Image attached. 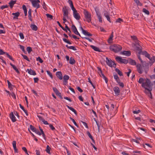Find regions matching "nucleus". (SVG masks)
Listing matches in <instances>:
<instances>
[{
	"instance_id": "1",
	"label": "nucleus",
	"mask_w": 155,
	"mask_h": 155,
	"mask_svg": "<svg viewBox=\"0 0 155 155\" xmlns=\"http://www.w3.org/2000/svg\"><path fill=\"white\" fill-rule=\"evenodd\" d=\"M142 86L144 88L149 92L151 94V91L152 90V87L151 85V82L149 79H147L146 81L143 83L142 84Z\"/></svg>"
},
{
	"instance_id": "2",
	"label": "nucleus",
	"mask_w": 155,
	"mask_h": 155,
	"mask_svg": "<svg viewBox=\"0 0 155 155\" xmlns=\"http://www.w3.org/2000/svg\"><path fill=\"white\" fill-rule=\"evenodd\" d=\"M110 49L115 53H117L122 49V47L117 44H114L110 46L109 47Z\"/></svg>"
},
{
	"instance_id": "3",
	"label": "nucleus",
	"mask_w": 155,
	"mask_h": 155,
	"mask_svg": "<svg viewBox=\"0 0 155 155\" xmlns=\"http://www.w3.org/2000/svg\"><path fill=\"white\" fill-rule=\"evenodd\" d=\"M83 13L84 15L86 21L88 22H90L91 20V15L87 10L84 9Z\"/></svg>"
},
{
	"instance_id": "4",
	"label": "nucleus",
	"mask_w": 155,
	"mask_h": 155,
	"mask_svg": "<svg viewBox=\"0 0 155 155\" xmlns=\"http://www.w3.org/2000/svg\"><path fill=\"white\" fill-rule=\"evenodd\" d=\"M115 59L119 63H123L127 64L128 62V60L123 59L120 56H117L115 58Z\"/></svg>"
},
{
	"instance_id": "5",
	"label": "nucleus",
	"mask_w": 155,
	"mask_h": 155,
	"mask_svg": "<svg viewBox=\"0 0 155 155\" xmlns=\"http://www.w3.org/2000/svg\"><path fill=\"white\" fill-rule=\"evenodd\" d=\"M106 63L108 65L111 67H116V64L114 62L110 60H109L107 57H106Z\"/></svg>"
},
{
	"instance_id": "6",
	"label": "nucleus",
	"mask_w": 155,
	"mask_h": 155,
	"mask_svg": "<svg viewBox=\"0 0 155 155\" xmlns=\"http://www.w3.org/2000/svg\"><path fill=\"white\" fill-rule=\"evenodd\" d=\"M40 2L39 0H33L31 1V4L32 6L38 9L40 7L39 3Z\"/></svg>"
},
{
	"instance_id": "7",
	"label": "nucleus",
	"mask_w": 155,
	"mask_h": 155,
	"mask_svg": "<svg viewBox=\"0 0 155 155\" xmlns=\"http://www.w3.org/2000/svg\"><path fill=\"white\" fill-rule=\"evenodd\" d=\"M138 72L140 74H142L143 71V68L140 64H138L136 65Z\"/></svg>"
},
{
	"instance_id": "8",
	"label": "nucleus",
	"mask_w": 155,
	"mask_h": 155,
	"mask_svg": "<svg viewBox=\"0 0 155 155\" xmlns=\"http://www.w3.org/2000/svg\"><path fill=\"white\" fill-rule=\"evenodd\" d=\"M62 12H63V17H66L67 19L68 18V10L67 8L66 7L64 6V7L62 8Z\"/></svg>"
},
{
	"instance_id": "9",
	"label": "nucleus",
	"mask_w": 155,
	"mask_h": 155,
	"mask_svg": "<svg viewBox=\"0 0 155 155\" xmlns=\"http://www.w3.org/2000/svg\"><path fill=\"white\" fill-rule=\"evenodd\" d=\"M70 77L67 75H65L63 76V84L66 85L68 83V81Z\"/></svg>"
},
{
	"instance_id": "10",
	"label": "nucleus",
	"mask_w": 155,
	"mask_h": 155,
	"mask_svg": "<svg viewBox=\"0 0 155 155\" xmlns=\"http://www.w3.org/2000/svg\"><path fill=\"white\" fill-rule=\"evenodd\" d=\"M113 90L114 92L115 96H118L120 92V88L118 87H115L113 88Z\"/></svg>"
},
{
	"instance_id": "11",
	"label": "nucleus",
	"mask_w": 155,
	"mask_h": 155,
	"mask_svg": "<svg viewBox=\"0 0 155 155\" xmlns=\"http://www.w3.org/2000/svg\"><path fill=\"white\" fill-rule=\"evenodd\" d=\"M71 28L72 29V31H73V32L74 33L77 35H79L80 36H81V35L79 33L78 31L76 28L75 26L74 25H72L71 26Z\"/></svg>"
},
{
	"instance_id": "12",
	"label": "nucleus",
	"mask_w": 155,
	"mask_h": 155,
	"mask_svg": "<svg viewBox=\"0 0 155 155\" xmlns=\"http://www.w3.org/2000/svg\"><path fill=\"white\" fill-rule=\"evenodd\" d=\"M80 28L81 29V30H82V33L84 35H85L86 36H92V34L90 33L89 32L85 30L81 26L80 27Z\"/></svg>"
},
{
	"instance_id": "13",
	"label": "nucleus",
	"mask_w": 155,
	"mask_h": 155,
	"mask_svg": "<svg viewBox=\"0 0 155 155\" xmlns=\"http://www.w3.org/2000/svg\"><path fill=\"white\" fill-rule=\"evenodd\" d=\"M73 15L74 17L77 20H79L81 18L80 16L77 11L73 12Z\"/></svg>"
},
{
	"instance_id": "14",
	"label": "nucleus",
	"mask_w": 155,
	"mask_h": 155,
	"mask_svg": "<svg viewBox=\"0 0 155 155\" xmlns=\"http://www.w3.org/2000/svg\"><path fill=\"white\" fill-rule=\"evenodd\" d=\"M30 74L33 75H35L36 74L34 70H32L31 69H28L26 71Z\"/></svg>"
},
{
	"instance_id": "15",
	"label": "nucleus",
	"mask_w": 155,
	"mask_h": 155,
	"mask_svg": "<svg viewBox=\"0 0 155 155\" xmlns=\"http://www.w3.org/2000/svg\"><path fill=\"white\" fill-rule=\"evenodd\" d=\"M149 58H148L150 61L149 62V63L151 64V65H152L153 63L155 62V56H153L152 57H150V55L149 56Z\"/></svg>"
},
{
	"instance_id": "16",
	"label": "nucleus",
	"mask_w": 155,
	"mask_h": 155,
	"mask_svg": "<svg viewBox=\"0 0 155 155\" xmlns=\"http://www.w3.org/2000/svg\"><path fill=\"white\" fill-rule=\"evenodd\" d=\"M131 38L134 40L135 42V43L136 44H135V45H139V41L137 40V38L135 36L133 35L131 36Z\"/></svg>"
},
{
	"instance_id": "17",
	"label": "nucleus",
	"mask_w": 155,
	"mask_h": 155,
	"mask_svg": "<svg viewBox=\"0 0 155 155\" xmlns=\"http://www.w3.org/2000/svg\"><path fill=\"white\" fill-rule=\"evenodd\" d=\"M56 75L57 78L60 80H62L63 79V76L61 71H58L56 73Z\"/></svg>"
},
{
	"instance_id": "18",
	"label": "nucleus",
	"mask_w": 155,
	"mask_h": 155,
	"mask_svg": "<svg viewBox=\"0 0 155 155\" xmlns=\"http://www.w3.org/2000/svg\"><path fill=\"white\" fill-rule=\"evenodd\" d=\"M10 118L13 122H15L16 121V119L13 112H12L10 114Z\"/></svg>"
},
{
	"instance_id": "19",
	"label": "nucleus",
	"mask_w": 155,
	"mask_h": 155,
	"mask_svg": "<svg viewBox=\"0 0 155 155\" xmlns=\"http://www.w3.org/2000/svg\"><path fill=\"white\" fill-rule=\"evenodd\" d=\"M121 53L124 55L127 56H130L131 55V52L130 51H124L121 52Z\"/></svg>"
},
{
	"instance_id": "20",
	"label": "nucleus",
	"mask_w": 155,
	"mask_h": 155,
	"mask_svg": "<svg viewBox=\"0 0 155 155\" xmlns=\"http://www.w3.org/2000/svg\"><path fill=\"white\" fill-rule=\"evenodd\" d=\"M12 15L14 16L13 17V19H18V17L20 15V13L18 12H17L16 13H12Z\"/></svg>"
},
{
	"instance_id": "21",
	"label": "nucleus",
	"mask_w": 155,
	"mask_h": 155,
	"mask_svg": "<svg viewBox=\"0 0 155 155\" xmlns=\"http://www.w3.org/2000/svg\"><path fill=\"white\" fill-rule=\"evenodd\" d=\"M16 1H14L12 0L10 1V2L8 3V4H9L10 7L11 8L13 7L14 5L16 3Z\"/></svg>"
},
{
	"instance_id": "22",
	"label": "nucleus",
	"mask_w": 155,
	"mask_h": 155,
	"mask_svg": "<svg viewBox=\"0 0 155 155\" xmlns=\"http://www.w3.org/2000/svg\"><path fill=\"white\" fill-rule=\"evenodd\" d=\"M141 53L142 54L145 55V56L147 58H149L150 54H149L146 51H141Z\"/></svg>"
},
{
	"instance_id": "23",
	"label": "nucleus",
	"mask_w": 155,
	"mask_h": 155,
	"mask_svg": "<svg viewBox=\"0 0 155 155\" xmlns=\"http://www.w3.org/2000/svg\"><path fill=\"white\" fill-rule=\"evenodd\" d=\"M30 27L31 29L35 31H36L38 29V27L34 24H31Z\"/></svg>"
},
{
	"instance_id": "24",
	"label": "nucleus",
	"mask_w": 155,
	"mask_h": 155,
	"mask_svg": "<svg viewBox=\"0 0 155 155\" xmlns=\"http://www.w3.org/2000/svg\"><path fill=\"white\" fill-rule=\"evenodd\" d=\"M66 107L70 110H71L72 112H74V114L77 115V112L76 111L73 107H70L69 106L67 105Z\"/></svg>"
},
{
	"instance_id": "25",
	"label": "nucleus",
	"mask_w": 155,
	"mask_h": 155,
	"mask_svg": "<svg viewBox=\"0 0 155 155\" xmlns=\"http://www.w3.org/2000/svg\"><path fill=\"white\" fill-rule=\"evenodd\" d=\"M10 65L12 67V68L14 69L16 71V72L18 73H19L20 72L18 70V69L13 64L11 63H10Z\"/></svg>"
},
{
	"instance_id": "26",
	"label": "nucleus",
	"mask_w": 155,
	"mask_h": 155,
	"mask_svg": "<svg viewBox=\"0 0 155 155\" xmlns=\"http://www.w3.org/2000/svg\"><path fill=\"white\" fill-rule=\"evenodd\" d=\"M87 135H88V136L89 137V138H91V139L92 140V141H93V142L94 143H95V140H94L93 139V137L91 135V134L89 132V131H87Z\"/></svg>"
},
{
	"instance_id": "27",
	"label": "nucleus",
	"mask_w": 155,
	"mask_h": 155,
	"mask_svg": "<svg viewBox=\"0 0 155 155\" xmlns=\"http://www.w3.org/2000/svg\"><path fill=\"white\" fill-rule=\"evenodd\" d=\"M138 46H139L140 47H138L137 46H136V49L139 51L138 53L141 54V51H142V47L139 45H138Z\"/></svg>"
},
{
	"instance_id": "28",
	"label": "nucleus",
	"mask_w": 155,
	"mask_h": 155,
	"mask_svg": "<svg viewBox=\"0 0 155 155\" xmlns=\"http://www.w3.org/2000/svg\"><path fill=\"white\" fill-rule=\"evenodd\" d=\"M75 61L74 59L72 57H71L70 58L69 63L71 64H75Z\"/></svg>"
},
{
	"instance_id": "29",
	"label": "nucleus",
	"mask_w": 155,
	"mask_h": 155,
	"mask_svg": "<svg viewBox=\"0 0 155 155\" xmlns=\"http://www.w3.org/2000/svg\"><path fill=\"white\" fill-rule=\"evenodd\" d=\"M19 106L20 108L23 110L24 112L25 113V114L26 116H28V114L27 112V110H25L23 106L21 104H19Z\"/></svg>"
},
{
	"instance_id": "30",
	"label": "nucleus",
	"mask_w": 155,
	"mask_h": 155,
	"mask_svg": "<svg viewBox=\"0 0 155 155\" xmlns=\"http://www.w3.org/2000/svg\"><path fill=\"white\" fill-rule=\"evenodd\" d=\"M129 63L131 65H136V61L132 59H130L129 61Z\"/></svg>"
},
{
	"instance_id": "31",
	"label": "nucleus",
	"mask_w": 155,
	"mask_h": 155,
	"mask_svg": "<svg viewBox=\"0 0 155 155\" xmlns=\"http://www.w3.org/2000/svg\"><path fill=\"white\" fill-rule=\"evenodd\" d=\"M66 47L68 49H72L74 51L77 50V49L75 48V47L74 46H68V45H66Z\"/></svg>"
},
{
	"instance_id": "32",
	"label": "nucleus",
	"mask_w": 155,
	"mask_h": 155,
	"mask_svg": "<svg viewBox=\"0 0 155 155\" xmlns=\"http://www.w3.org/2000/svg\"><path fill=\"white\" fill-rule=\"evenodd\" d=\"M90 47L92 48L93 49H94L95 51H100V50L99 49V48H97L94 46L93 45H90Z\"/></svg>"
},
{
	"instance_id": "33",
	"label": "nucleus",
	"mask_w": 155,
	"mask_h": 155,
	"mask_svg": "<svg viewBox=\"0 0 155 155\" xmlns=\"http://www.w3.org/2000/svg\"><path fill=\"white\" fill-rule=\"evenodd\" d=\"M53 89L54 92L58 96L59 95V94H61L56 87H53Z\"/></svg>"
},
{
	"instance_id": "34",
	"label": "nucleus",
	"mask_w": 155,
	"mask_h": 155,
	"mask_svg": "<svg viewBox=\"0 0 155 155\" xmlns=\"http://www.w3.org/2000/svg\"><path fill=\"white\" fill-rule=\"evenodd\" d=\"M115 71L118 73V74L120 76H123V73L122 72L120 71L119 69L118 68H116L115 69Z\"/></svg>"
},
{
	"instance_id": "35",
	"label": "nucleus",
	"mask_w": 155,
	"mask_h": 155,
	"mask_svg": "<svg viewBox=\"0 0 155 155\" xmlns=\"http://www.w3.org/2000/svg\"><path fill=\"white\" fill-rule=\"evenodd\" d=\"M51 150V148L50 147L49 145H48L47 146L45 150V151L48 154H50V150Z\"/></svg>"
},
{
	"instance_id": "36",
	"label": "nucleus",
	"mask_w": 155,
	"mask_h": 155,
	"mask_svg": "<svg viewBox=\"0 0 155 155\" xmlns=\"http://www.w3.org/2000/svg\"><path fill=\"white\" fill-rule=\"evenodd\" d=\"M113 37L112 35H110L109 38L108 40V42L109 43H111L112 42L113 38Z\"/></svg>"
},
{
	"instance_id": "37",
	"label": "nucleus",
	"mask_w": 155,
	"mask_h": 155,
	"mask_svg": "<svg viewBox=\"0 0 155 155\" xmlns=\"http://www.w3.org/2000/svg\"><path fill=\"white\" fill-rule=\"evenodd\" d=\"M133 153H134L133 155H138L141 153V152L139 151H133Z\"/></svg>"
},
{
	"instance_id": "38",
	"label": "nucleus",
	"mask_w": 155,
	"mask_h": 155,
	"mask_svg": "<svg viewBox=\"0 0 155 155\" xmlns=\"http://www.w3.org/2000/svg\"><path fill=\"white\" fill-rule=\"evenodd\" d=\"M143 12L147 15H149L150 12L149 11L145 8H143Z\"/></svg>"
},
{
	"instance_id": "39",
	"label": "nucleus",
	"mask_w": 155,
	"mask_h": 155,
	"mask_svg": "<svg viewBox=\"0 0 155 155\" xmlns=\"http://www.w3.org/2000/svg\"><path fill=\"white\" fill-rule=\"evenodd\" d=\"M26 50L28 53H30L32 51L31 48L30 47H28L26 48Z\"/></svg>"
},
{
	"instance_id": "40",
	"label": "nucleus",
	"mask_w": 155,
	"mask_h": 155,
	"mask_svg": "<svg viewBox=\"0 0 155 155\" xmlns=\"http://www.w3.org/2000/svg\"><path fill=\"white\" fill-rule=\"evenodd\" d=\"M29 128L33 132H34L36 129V128L31 125H30Z\"/></svg>"
},
{
	"instance_id": "41",
	"label": "nucleus",
	"mask_w": 155,
	"mask_h": 155,
	"mask_svg": "<svg viewBox=\"0 0 155 155\" xmlns=\"http://www.w3.org/2000/svg\"><path fill=\"white\" fill-rule=\"evenodd\" d=\"M70 120H71L73 122V123H74V125L75 126H77V127H78V124H77L76 123V122L74 120V119H73V118H72V117H70Z\"/></svg>"
},
{
	"instance_id": "42",
	"label": "nucleus",
	"mask_w": 155,
	"mask_h": 155,
	"mask_svg": "<svg viewBox=\"0 0 155 155\" xmlns=\"http://www.w3.org/2000/svg\"><path fill=\"white\" fill-rule=\"evenodd\" d=\"M21 55L26 60L28 61H30V60L28 58L27 56L26 55L23 54H22Z\"/></svg>"
},
{
	"instance_id": "43",
	"label": "nucleus",
	"mask_w": 155,
	"mask_h": 155,
	"mask_svg": "<svg viewBox=\"0 0 155 155\" xmlns=\"http://www.w3.org/2000/svg\"><path fill=\"white\" fill-rule=\"evenodd\" d=\"M36 61H39V62L40 63H42L43 61V60L39 57H38L37 58Z\"/></svg>"
},
{
	"instance_id": "44",
	"label": "nucleus",
	"mask_w": 155,
	"mask_h": 155,
	"mask_svg": "<svg viewBox=\"0 0 155 155\" xmlns=\"http://www.w3.org/2000/svg\"><path fill=\"white\" fill-rule=\"evenodd\" d=\"M63 40L65 42L70 44L71 45V43L67 39L65 38H63Z\"/></svg>"
},
{
	"instance_id": "45",
	"label": "nucleus",
	"mask_w": 155,
	"mask_h": 155,
	"mask_svg": "<svg viewBox=\"0 0 155 155\" xmlns=\"http://www.w3.org/2000/svg\"><path fill=\"white\" fill-rule=\"evenodd\" d=\"M46 72L48 74L50 78L51 79H52L53 78V77L52 73H51L50 71H47Z\"/></svg>"
},
{
	"instance_id": "46",
	"label": "nucleus",
	"mask_w": 155,
	"mask_h": 155,
	"mask_svg": "<svg viewBox=\"0 0 155 155\" xmlns=\"http://www.w3.org/2000/svg\"><path fill=\"white\" fill-rule=\"evenodd\" d=\"M5 54H6V55H7L8 57V58H9L10 60H12L13 61H14V60L12 58V57L11 56H10V55H9L6 52Z\"/></svg>"
},
{
	"instance_id": "47",
	"label": "nucleus",
	"mask_w": 155,
	"mask_h": 155,
	"mask_svg": "<svg viewBox=\"0 0 155 155\" xmlns=\"http://www.w3.org/2000/svg\"><path fill=\"white\" fill-rule=\"evenodd\" d=\"M144 81V79L142 78H140L138 80V82L140 84H142Z\"/></svg>"
},
{
	"instance_id": "48",
	"label": "nucleus",
	"mask_w": 155,
	"mask_h": 155,
	"mask_svg": "<svg viewBox=\"0 0 155 155\" xmlns=\"http://www.w3.org/2000/svg\"><path fill=\"white\" fill-rule=\"evenodd\" d=\"M123 19L120 18H117V20L116 21V22L121 23V22H123Z\"/></svg>"
},
{
	"instance_id": "49",
	"label": "nucleus",
	"mask_w": 155,
	"mask_h": 155,
	"mask_svg": "<svg viewBox=\"0 0 155 155\" xmlns=\"http://www.w3.org/2000/svg\"><path fill=\"white\" fill-rule=\"evenodd\" d=\"M19 35L20 38L21 39H24V35L23 34V33H22V32L20 33L19 34Z\"/></svg>"
},
{
	"instance_id": "50",
	"label": "nucleus",
	"mask_w": 155,
	"mask_h": 155,
	"mask_svg": "<svg viewBox=\"0 0 155 155\" xmlns=\"http://www.w3.org/2000/svg\"><path fill=\"white\" fill-rule=\"evenodd\" d=\"M140 54H139V53H138V54H137V56L138 59L140 60V61L141 63H142L143 61L142 59L141 58Z\"/></svg>"
},
{
	"instance_id": "51",
	"label": "nucleus",
	"mask_w": 155,
	"mask_h": 155,
	"mask_svg": "<svg viewBox=\"0 0 155 155\" xmlns=\"http://www.w3.org/2000/svg\"><path fill=\"white\" fill-rule=\"evenodd\" d=\"M37 117H38L39 120L40 121H41L42 122L45 120L44 119L43 117H41L40 116L38 115Z\"/></svg>"
},
{
	"instance_id": "52",
	"label": "nucleus",
	"mask_w": 155,
	"mask_h": 155,
	"mask_svg": "<svg viewBox=\"0 0 155 155\" xmlns=\"http://www.w3.org/2000/svg\"><path fill=\"white\" fill-rule=\"evenodd\" d=\"M8 5H2L1 7V8L2 10H3L5 8H8Z\"/></svg>"
},
{
	"instance_id": "53",
	"label": "nucleus",
	"mask_w": 155,
	"mask_h": 155,
	"mask_svg": "<svg viewBox=\"0 0 155 155\" xmlns=\"http://www.w3.org/2000/svg\"><path fill=\"white\" fill-rule=\"evenodd\" d=\"M46 15L48 18H49L52 19H53V16L49 14H46Z\"/></svg>"
},
{
	"instance_id": "54",
	"label": "nucleus",
	"mask_w": 155,
	"mask_h": 155,
	"mask_svg": "<svg viewBox=\"0 0 155 155\" xmlns=\"http://www.w3.org/2000/svg\"><path fill=\"white\" fill-rule=\"evenodd\" d=\"M22 8L24 10V12H27V9L26 6L25 5H23L22 6Z\"/></svg>"
},
{
	"instance_id": "55",
	"label": "nucleus",
	"mask_w": 155,
	"mask_h": 155,
	"mask_svg": "<svg viewBox=\"0 0 155 155\" xmlns=\"http://www.w3.org/2000/svg\"><path fill=\"white\" fill-rule=\"evenodd\" d=\"M19 46H20V49L22 50V51L23 52H25V47H24L23 46L21 45H20Z\"/></svg>"
},
{
	"instance_id": "56",
	"label": "nucleus",
	"mask_w": 155,
	"mask_h": 155,
	"mask_svg": "<svg viewBox=\"0 0 155 155\" xmlns=\"http://www.w3.org/2000/svg\"><path fill=\"white\" fill-rule=\"evenodd\" d=\"M128 72H125V73H126L127 74V75L128 77H129V75H130V74L131 73V70L130 69H128Z\"/></svg>"
},
{
	"instance_id": "57",
	"label": "nucleus",
	"mask_w": 155,
	"mask_h": 155,
	"mask_svg": "<svg viewBox=\"0 0 155 155\" xmlns=\"http://www.w3.org/2000/svg\"><path fill=\"white\" fill-rule=\"evenodd\" d=\"M16 141H13L12 142V145L13 146V148H15L16 147Z\"/></svg>"
},
{
	"instance_id": "58",
	"label": "nucleus",
	"mask_w": 155,
	"mask_h": 155,
	"mask_svg": "<svg viewBox=\"0 0 155 155\" xmlns=\"http://www.w3.org/2000/svg\"><path fill=\"white\" fill-rule=\"evenodd\" d=\"M34 132H35L36 134H38V135H41V133L38 130L36 129Z\"/></svg>"
},
{
	"instance_id": "59",
	"label": "nucleus",
	"mask_w": 155,
	"mask_h": 155,
	"mask_svg": "<svg viewBox=\"0 0 155 155\" xmlns=\"http://www.w3.org/2000/svg\"><path fill=\"white\" fill-rule=\"evenodd\" d=\"M68 2L70 5V7L73 5V3L72 1L71 0H68Z\"/></svg>"
},
{
	"instance_id": "60",
	"label": "nucleus",
	"mask_w": 155,
	"mask_h": 155,
	"mask_svg": "<svg viewBox=\"0 0 155 155\" xmlns=\"http://www.w3.org/2000/svg\"><path fill=\"white\" fill-rule=\"evenodd\" d=\"M49 127L52 130H55V129L54 127L52 125V124H49Z\"/></svg>"
},
{
	"instance_id": "61",
	"label": "nucleus",
	"mask_w": 155,
	"mask_h": 155,
	"mask_svg": "<svg viewBox=\"0 0 155 155\" xmlns=\"http://www.w3.org/2000/svg\"><path fill=\"white\" fill-rule=\"evenodd\" d=\"M68 88L72 91L75 94V91L74 89L70 86L68 87Z\"/></svg>"
},
{
	"instance_id": "62",
	"label": "nucleus",
	"mask_w": 155,
	"mask_h": 155,
	"mask_svg": "<svg viewBox=\"0 0 155 155\" xmlns=\"http://www.w3.org/2000/svg\"><path fill=\"white\" fill-rule=\"evenodd\" d=\"M34 80L35 83H37L39 81V79L38 78H34Z\"/></svg>"
},
{
	"instance_id": "63",
	"label": "nucleus",
	"mask_w": 155,
	"mask_h": 155,
	"mask_svg": "<svg viewBox=\"0 0 155 155\" xmlns=\"http://www.w3.org/2000/svg\"><path fill=\"white\" fill-rule=\"evenodd\" d=\"M140 112V110H134L133 111V112L134 114H137L139 113Z\"/></svg>"
},
{
	"instance_id": "64",
	"label": "nucleus",
	"mask_w": 155,
	"mask_h": 155,
	"mask_svg": "<svg viewBox=\"0 0 155 155\" xmlns=\"http://www.w3.org/2000/svg\"><path fill=\"white\" fill-rule=\"evenodd\" d=\"M121 153L123 155H129V154L128 153H126V151H123Z\"/></svg>"
}]
</instances>
